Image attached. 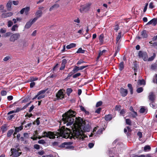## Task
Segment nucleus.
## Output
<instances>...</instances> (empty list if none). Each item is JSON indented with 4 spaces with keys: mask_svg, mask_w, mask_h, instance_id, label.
Masks as SVG:
<instances>
[{
    "mask_svg": "<svg viewBox=\"0 0 157 157\" xmlns=\"http://www.w3.org/2000/svg\"><path fill=\"white\" fill-rule=\"evenodd\" d=\"M23 129V127L22 126H20L18 127H17L15 128V130L16 132H18L20 131L21 130Z\"/></svg>",
    "mask_w": 157,
    "mask_h": 157,
    "instance_id": "34",
    "label": "nucleus"
},
{
    "mask_svg": "<svg viewBox=\"0 0 157 157\" xmlns=\"http://www.w3.org/2000/svg\"><path fill=\"white\" fill-rule=\"evenodd\" d=\"M133 157H145V155H135Z\"/></svg>",
    "mask_w": 157,
    "mask_h": 157,
    "instance_id": "64",
    "label": "nucleus"
},
{
    "mask_svg": "<svg viewBox=\"0 0 157 157\" xmlns=\"http://www.w3.org/2000/svg\"><path fill=\"white\" fill-rule=\"evenodd\" d=\"M42 13L41 10H37L36 13V17L39 18L41 16Z\"/></svg>",
    "mask_w": 157,
    "mask_h": 157,
    "instance_id": "21",
    "label": "nucleus"
},
{
    "mask_svg": "<svg viewBox=\"0 0 157 157\" xmlns=\"http://www.w3.org/2000/svg\"><path fill=\"white\" fill-rule=\"evenodd\" d=\"M56 97L57 99H61L64 98L63 92L61 90H59L56 94Z\"/></svg>",
    "mask_w": 157,
    "mask_h": 157,
    "instance_id": "8",
    "label": "nucleus"
},
{
    "mask_svg": "<svg viewBox=\"0 0 157 157\" xmlns=\"http://www.w3.org/2000/svg\"><path fill=\"white\" fill-rule=\"evenodd\" d=\"M126 112V111L125 109H122L121 110L120 112V114L121 115H122L123 116H124V114Z\"/></svg>",
    "mask_w": 157,
    "mask_h": 157,
    "instance_id": "36",
    "label": "nucleus"
},
{
    "mask_svg": "<svg viewBox=\"0 0 157 157\" xmlns=\"http://www.w3.org/2000/svg\"><path fill=\"white\" fill-rule=\"evenodd\" d=\"M91 4V2H89L81 6V9H88Z\"/></svg>",
    "mask_w": 157,
    "mask_h": 157,
    "instance_id": "13",
    "label": "nucleus"
},
{
    "mask_svg": "<svg viewBox=\"0 0 157 157\" xmlns=\"http://www.w3.org/2000/svg\"><path fill=\"white\" fill-rule=\"evenodd\" d=\"M120 50V46L118 45L117 48L115 52L114 55V56L115 57L116 55L118 52Z\"/></svg>",
    "mask_w": 157,
    "mask_h": 157,
    "instance_id": "37",
    "label": "nucleus"
},
{
    "mask_svg": "<svg viewBox=\"0 0 157 157\" xmlns=\"http://www.w3.org/2000/svg\"><path fill=\"white\" fill-rule=\"evenodd\" d=\"M137 135L139 136V139L141 138L142 136V133L141 132H139L137 133Z\"/></svg>",
    "mask_w": 157,
    "mask_h": 157,
    "instance_id": "59",
    "label": "nucleus"
},
{
    "mask_svg": "<svg viewBox=\"0 0 157 157\" xmlns=\"http://www.w3.org/2000/svg\"><path fill=\"white\" fill-rule=\"evenodd\" d=\"M76 46V44L75 43H71L66 46V48L68 49H70L72 48L75 47Z\"/></svg>",
    "mask_w": 157,
    "mask_h": 157,
    "instance_id": "19",
    "label": "nucleus"
},
{
    "mask_svg": "<svg viewBox=\"0 0 157 157\" xmlns=\"http://www.w3.org/2000/svg\"><path fill=\"white\" fill-rule=\"evenodd\" d=\"M101 110V108H98L96 111L95 112L97 113H99Z\"/></svg>",
    "mask_w": 157,
    "mask_h": 157,
    "instance_id": "62",
    "label": "nucleus"
},
{
    "mask_svg": "<svg viewBox=\"0 0 157 157\" xmlns=\"http://www.w3.org/2000/svg\"><path fill=\"white\" fill-rule=\"evenodd\" d=\"M20 34L19 33H12L9 38V41L14 42L17 40L20 37Z\"/></svg>",
    "mask_w": 157,
    "mask_h": 157,
    "instance_id": "3",
    "label": "nucleus"
},
{
    "mask_svg": "<svg viewBox=\"0 0 157 157\" xmlns=\"http://www.w3.org/2000/svg\"><path fill=\"white\" fill-rule=\"evenodd\" d=\"M84 63H85V62L83 61L82 60H80L78 62L77 64V65H79Z\"/></svg>",
    "mask_w": 157,
    "mask_h": 157,
    "instance_id": "60",
    "label": "nucleus"
},
{
    "mask_svg": "<svg viewBox=\"0 0 157 157\" xmlns=\"http://www.w3.org/2000/svg\"><path fill=\"white\" fill-rule=\"evenodd\" d=\"M13 24V22L11 21H9L8 22V26L9 27H10Z\"/></svg>",
    "mask_w": 157,
    "mask_h": 157,
    "instance_id": "46",
    "label": "nucleus"
},
{
    "mask_svg": "<svg viewBox=\"0 0 157 157\" xmlns=\"http://www.w3.org/2000/svg\"><path fill=\"white\" fill-rule=\"evenodd\" d=\"M120 106L116 105L115 108V110L119 111L120 110Z\"/></svg>",
    "mask_w": 157,
    "mask_h": 157,
    "instance_id": "63",
    "label": "nucleus"
},
{
    "mask_svg": "<svg viewBox=\"0 0 157 157\" xmlns=\"http://www.w3.org/2000/svg\"><path fill=\"white\" fill-rule=\"evenodd\" d=\"M146 109L144 107H142L140 110V112L141 113H143L145 111Z\"/></svg>",
    "mask_w": 157,
    "mask_h": 157,
    "instance_id": "41",
    "label": "nucleus"
},
{
    "mask_svg": "<svg viewBox=\"0 0 157 157\" xmlns=\"http://www.w3.org/2000/svg\"><path fill=\"white\" fill-rule=\"evenodd\" d=\"M67 62V61L65 59H64L62 60L61 63V66L60 68V70H62L64 68Z\"/></svg>",
    "mask_w": 157,
    "mask_h": 157,
    "instance_id": "14",
    "label": "nucleus"
},
{
    "mask_svg": "<svg viewBox=\"0 0 157 157\" xmlns=\"http://www.w3.org/2000/svg\"><path fill=\"white\" fill-rule=\"evenodd\" d=\"M136 90V92L138 93H140L143 91V89L142 87H138Z\"/></svg>",
    "mask_w": 157,
    "mask_h": 157,
    "instance_id": "27",
    "label": "nucleus"
},
{
    "mask_svg": "<svg viewBox=\"0 0 157 157\" xmlns=\"http://www.w3.org/2000/svg\"><path fill=\"white\" fill-rule=\"evenodd\" d=\"M132 115L133 117H135L137 116V113L135 111H133V113L132 114Z\"/></svg>",
    "mask_w": 157,
    "mask_h": 157,
    "instance_id": "49",
    "label": "nucleus"
},
{
    "mask_svg": "<svg viewBox=\"0 0 157 157\" xmlns=\"http://www.w3.org/2000/svg\"><path fill=\"white\" fill-rule=\"evenodd\" d=\"M20 150H17L15 148H11V155L13 157H18L21 153V152H20Z\"/></svg>",
    "mask_w": 157,
    "mask_h": 157,
    "instance_id": "5",
    "label": "nucleus"
},
{
    "mask_svg": "<svg viewBox=\"0 0 157 157\" xmlns=\"http://www.w3.org/2000/svg\"><path fill=\"white\" fill-rule=\"evenodd\" d=\"M11 59V57L10 56H6L4 57L3 59V60L4 62H6L8 60Z\"/></svg>",
    "mask_w": 157,
    "mask_h": 157,
    "instance_id": "33",
    "label": "nucleus"
},
{
    "mask_svg": "<svg viewBox=\"0 0 157 157\" xmlns=\"http://www.w3.org/2000/svg\"><path fill=\"white\" fill-rule=\"evenodd\" d=\"M120 93L123 97H125L128 93V91L127 90L124 89L123 88H121L120 89Z\"/></svg>",
    "mask_w": 157,
    "mask_h": 157,
    "instance_id": "12",
    "label": "nucleus"
},
{
    "mask_svg": "<svg viewBox=\"0 0 157 157\" xmlns=\"http://www.w3.org/2000/svg\"><path fill=\"white\" fill-rule=\"evenodd\" d=\"M111 115L110 114H108L105 116V119L106 121H110L112 119Z\"/></svg>",
    "mask_w": 157,
    "mask_h": 157,
    "instance_id": "22",
    "label": "nucleus"
},
{
    "mask_svg": "<svg viewBox=\"0 0 157 157\" xmlns=\"http://www.w3.org/2000/svg\"><path fill=\"white\" fill-rule=\"evenodd\" d=\"M94 144L93 143H90L88 144V146L89 148H92L94 146Z\"/></svg>",
    "mask_w": 157,
    "mask_h": 157,
    "instance_id": "61",
    "label": "nucleus"
},
{
    "mask_svg": "<svg viewBox=\"0 0 157 157\" xmlns=\"http://www.w3.org/2000/svg\"><path fill=\"white\" fill-rule=\"evenodd\" d=\"M32 24V23L31 22V20H30L26 23L25 26V28L27 29H29L31 26Z\"/></svg>",
    "mask_w": 157,
    "mask_h": 157,
    "instance_id": "18",
    "label": "nucleus"
},
{
    "mask_svg": "<svg viewBox=\"0 0 157 157\" xmlns=\"http://www.w3.org/2000/svg\"><path fill=\"white\" fill-rule=\"evenodd\" d=\"M87 66H82L80 67H79V70H82L83 69H84V68L87 67Z\"/></svg>",
    "mask_w": 157,
    "mask_h": 157,
    "instance_id": "58",
    "label": "nucleus"
},
{
    "mask_svg": "<svg viewBox=\"0 0 157 157\" xmlns=\"http://www.w3.org/2000/svg\"><path fill=\"white\" fill-rule=\"evenodd\" d=\"M18 27V26L17 25H14L11 28V30L13 31H15L17 29Z\"/></svg>",
    "mask_w": 157,
    "mask_h": 157,
    "instance_id": "35",
    "label": "nucleus"
},
{
    "mask_svg": "<svg viewBox=\"0 0 157 157\" xmlns=\"http://www.w3.org/2000/svg\"><path fill=\"white\" fill-rule=\"evenodd\" d=\"M34 148L36 149H39L40 148V145L37 144H34L33 146Z\"/></svg>",
    "mask_w": 157,
    "mask_h": 157,
    "instance_id": "45",
    "label": "nucleus"
},
{
    "mask_svg": "<svg viewBox=\"0 0 157 157\" xmlns=\"http://www.w3.org/2000/svg\"><path fill=\"white\" fill-rule=\"evenodd\" d=\"M13 132V129H10L7 132V137H10L12 134Z\"/></svg>",
    "mask_w": 157,
    "mask_h": 157,
    "instance_id": "26",
    "label": "nucleus"
},
{
    "mask_svg": "<svg viewBox=\"0 0 157 157\" xmlns=\"http://www.w3.org/2000/svg\"><path fill=\"white\" fill-rule=\"evenodd\" d=\"M79 70V67L75 66L71 72L72 73H75Z\"/></svg>",
    "mask_w": 157,
    "mask_h": 157,
    "instance_id": "28",
    "label": "nucleus"
},
{
    "mask_svg": "<svg viewBox=\"0 0 157 157\" xmlns=\"http://www.w3.org/2000/svg\"><path fill=\"white\" fill-rule=\"evenodd\" d=\"M155 95L154 94L153 92H150L149 94V100L152 101H153L155 98Z\"/></svg>",
    "mask_w": 157,
    "mask_h": 157,
    "instance_id": "16",
    "label": "nucleus"
},
{
    "mask_svg": "<svg viewBox=\"0 0 157 157\" xmlns=\"http://www.w3.org/2000/svg\"><path fill=\"white\" fill-rule=\"evenodd\" d=\"M124 67V62H121L119 64V70L121 71L123 69Z\"/></svg>",
    "mask_w": 157,
    "mask_h": 157,
    "instance_id": "30",
    "label": "nucleus"
},
{
    "mask_svg": "<svg viewBox=\"0 0 157 157\" xmlns=\"http://www.w3.org/2000/svg\"><path fill=\"white\" fill-rule=\"evenodd\" d=\"M157 23V18H154L149 21L146 24L147 25H152L154 26Z\"/></svg>",
    "mask_w": 157,
    "mask_h": 157,
    "instance_id": "10",
    "label": "nucleus"
},
{
    "mask_svg": "<svg viewBox=\"0 0 157 157\" xmlns=\"http://www.w3.org/2000/svg\"><path fill=\"white\" fill-rule=\"evenodd\" d=\"M80 75H81V74L80 73H76V74H75L73 76V78H76L77 77H78L80 76Z\"/></svg>",
    "mask_w": 157,
    "mask_h": 157,
    "instance_id": "48",
    "label": "nucleus"
},
{
    "mask_svg": "<svg viewBox=\"0 0 157 157\" xmlns=\"http://www.w3.org/2000/svg\"><path fill=\"white\" fill-rule=\"evenodd\" d=\"M151 68L153 70H155L157 68V60L154 64L151 65Z\"/></svg>",
    "mask_w": 157,
    "mask_h": 157,
    "instance_id": "23",
    "label": "nucleus"
},
{
    "mask_svg": "<svg viewBox=\"0 0 157 157\" xmlns=\"http://www.w3.org/2000/svg\"><path fill=\"white\" fill-rule=\"evenodd\" d=\"M74 22L77 23L78 24L80 22V20L79 18H77L76 19H75L73 21Z\"/></svg>",
    "mask_w": 157,
    "mask_h": 157,
    "instance_id": "50",
    "label": "nucleus"
},
{
    "mask_svg": "<svg viewBox=\"0 0 157 157\" xmlns=\"http://www.w3.org/2000/svg\"><path fill=\"white\" fill-rule=\"evenodd\" d=\"M12 34V33L10 32H8L5 33L4 35L6 37H8L9 36H10Z\"/></svg>",
    "mask_w": 157,
    "mask_h": 157,
    "instance_id": "42",
    "label": "nucleus"
},
{
    "mask_svg": "<svg viewBox=\"0 0 157 157\" xmlns=\"http://www.w3.org/2000/svg\"><path fill=\"white\" fill-rule=\"evenodd\" d=\"M12 2L11 1H9L7 3L6 6L7 8L9 9H10L11 8Z\"/></svg>",
    "mask_w": 157,
    "mask_h": 157,
    "instance_id": "25",
    "label": "nucleus"
},
{
    "mask_svg": "<svg viewBox=\"0 0 157 157\" xmlns=\"http://www.w3.org/2000/svg\"><path fill=\"white\" fill-rule=\"evenodd\" d=\"M1 17L6 18L11 16L13 14L12 12L8 11V10H3L2 12Z\"/></svg>",
    "mask_w": 157,
    "mask_h": 157,
    "instance_id": "6",
    "label": "nucleus"
},
{
    "mask_svg": "<svg viewBox=\"0 0 157 157\" xmlns=\"http://www.w3.org/2000/svg\"><path fill=\"white\" fill-rule=\"evenodd\" d=\"M102 104V102L101 101H99L97 102L96 105V107H98L100 106Z\"/></svg>",
    "mask_w": 157,
    "mask_h": 157,
    "instance_id": "47",
    "label": "nucleus"
},
{
    "mask_svg": "<svg viewBox=\"0 0 157 157\" xmlns=\"http://www.w3.org/2000/svg\"><path fill=\"white\" fill-rule=\"evenodd\" d=\"M98 126L95 127L93 129V132L89 136L90 137L94 135L95 136H97L102 133V131L104 130V128H100L98 129Z\"/></svg>",
    "mask_w": 157,
    "mask_h": 157,
    "instance_id": "2",
    "label": "nucleus"
},
{
    "mask_svg": "<svg viewBox=\"0 0 157 157\" xmlns=\"http://www.w3.org/2000/svg\"><path fill=\"white\" fill-rule=\"evenodd\" d=\"M39 18L38 17H35L32 20H31V22L33 24L34 22H35Z\"/></svg>",
    "mask_w": 157,
    "mask_h": 157,
    "instance_id": "52",
    "label": "nucleus"
},
{
    "mask_svg": "<svg viewBox=\"0 0 157 157\" xmlns=\"http://www.w3.org/2000/svg\"><path fill=\"white\" fill-rule=\"evenodd\" d=\"M6 30L5 28H2L0 30V32L2 33H6Z\"/></svg>",
    "mask_w": 157,
    "mask_h": 157,
    "instance_id": "43",
    "label": "nucleus"
},
{
    "mask_svg": "<svg viewBox=\"0 0 157 157\" xmlns=\"http://www.w3.org/2000/svg\"><path fill=\"white\" fill-rule=\"evenodd\" d=\"M85 52V50H82V48H79L76 52L77 53H84Z\"/></svg>",
    "mask_w": 157,
    "mask_h": 157,
    "instance_id": "29",
    "label": "nucleus"
},
{
    "mask_svg": "<svg viewBox=\"0 0 157 157\" xmlns=\"http://www.w3.org/2000/svg\"><path fill=\"white\" fill-rule=\"evenodd\" d=\"M115 149L113 148H112L110 149L109 150V156H113V154L115 153Z\"/></svg>",
    "mask_w": 157,
    "mask_h": 157,
    "instance_id": "17",
    "label": "nucleus"
},
{
    "mask_svg": "<svg viewBox=\"0 0 157 157\" xmlns=\"http://www.w3.org/2000/svg\"><path fill=\"white\" fill-rule=\"evenodd\" d=\"M23 110L22 108H17L16 110H14L15 112V113H17L19 112L20 111Z\"/></svg>",
    "mask_w": 157,
    "mask_h": 157,
    "instance_id": "57",
    "label": "nucleus"
},
{
    "mask_svg": "<svg viewBox=\"0 0 157 157\" xmlns=\"http://www.w3.org/2000/svg\"><path fill=\"white\" fill-rule=\"evenodd\" d=\"M153 82L154 83H157V74H155V76L154 77Z\"/></svg>",
    "mask_w": 157,
    "mask_h": 157,
    "instance_id": "39",
    "label": "nucleus"
},
{
    "mask_svg": "<svg viewBox=\"0 0 157 157\" xmlns=\"http://www.w3.org/2000/svg\"><path fill=\"white\" fill-rule=\"evenodd\" d=\"M141 36H138L137 38L139 39H141V38H146L147 36V35L146 30H144L141 33Z\"/></svg>",
    "mask_w": 157,
    "mask_h": 157,
    "instance_id": "11",
    "label": "nucleus"
},
{
    "mask_svg": "<svg viewBox=\"0 0 157 157\" xmlns=\"http://www.w3.org/2000/svg\"><path fill=\"white\" fill-rule=\"evenodd\" d=\"M72 91V90L71 88H68L67 90V94L68 96H69L70 94Z\"/></svg>",
    "mask_w": 157,
    "mask_h": 157,
    "instance_id": "32",
    "label": "nucleus"
},
{
    "mask_svg": "<svg viewBox=\"0 0 157 157\" xmlns=\"http://www.w3.org/2000/svg\"><path fill=\"white\" fill-rule=\"evenodd\" d=\"M45 92V90H41L36 95V96L33 98V99L34 100L36 98H37V99L40 100L44 98L45 96L44 94Z\"/></svg>",
    "mask_w": 157,
    "mask_h": 157,
    "instance_id": "4",
    "label": "nucleus"
},
{
    "mask_svg": "<svg viewBox=\"0 0 157 157\" xmlns=\"http://www.w3.org/2000/svg\"><path fill=\"white\" fill-rule=\"evenodd\" d=\"M121 37V33H119L118 34V35L117 36L116 38V44H117L119 46V43L120 42V39Z\"/></svg>",
    "mask_w": 157,
    "mask_h": 157,
    "instance_id": "15",
    "label": "nucleus"
},
{
    "mask_svg": "<svg viewBox=\"0 0 157 157\" xmlns=\"http://www.w3.org/2000/svg\"><path fill=\"white\" fill-rule=\"evenodd\" d=\"M7 94V92L5 90L2 91L1 92V94L2 96H5Z\"/></svg>",
    "mask_w": 157,
    "mask_h": 157,
    "instance_id": "54",
    "label": "nucleus"
},
{
    "mask_svg": "<svg viewBox=\"0 0 157 157\" xmlns=\"http://www.w3.org/2000/svg\"><path fill=\"white\" fill-rule=\"evenodd\" d=\"M104 35L101 34L99 37V41L101 44H102L103 42Z\"/></svg>",
    "mask_w": 157,
    "mask_h": 157,
    "instance_id": "24",
    "label": "nucleus"
},
{
    "mask_svg": "<svg viewBox=\"0 0 157 157\" xmlns=\"http://www.w3.org/2000/svg\"><path fill=\"white\" fill-rule=\"evenodd\" d=\"M76 114L75 112L70 110L62 115V120L60 122L61 125L65 124L67 126L71 127L72 125V133L70 129L65 128V126H63L61 129L58 130V132H44L43 133L44 136L39 137L38 139H40L42 137L53 139L56 138V136H57V138L60 136L66 139H71L73 138L74 139L77 138L83 140L86 137L83 132H89L90 128L85 126L83 121L81 117L77 118L75 117Z\"/></svg>",
    "mask_w": 157,
    "mask_h": 157,
    "instance_id": "1",
    "label": "nucleus"
},
{
    "mask_svg": "<svg viewBox=\"0 0 157 157\" xmlns=\"http://www.w3.org/2000/svg\"><path fill=\"white\" fill-rule=\"evenodd\" d=\"M106 50H103L102 51L100 52L99 54L98 57H99L101 55H102L103 53L105 52H106Z\"/></svg>",
    "mask_w": 157,
    "mask_h": 157,
    "instance_id": "56",
    "label": "nucleus"
},
{
    "mask_svg": "<svg viewBox=\"0 0 157 157\" xmlns=\"http://www.w3.org/2000/svg\"><path fill=\"white\" fill-rule=\"evenodd\" d=\"M14 116V115H9L7 117V119L8 120H11Z\"/></svg>",
    "mask_w": 157,
    "mask_h": 157,
    "instance_id": "53",
    "label": "nucleus"
},
{
    "mask_svg": "<svg viewBox=\"0 0 157 157\" xmlns=\"http://www.w3.org/2000/svg\"><path fill=\"white\" fill-rule=\"evenodd\" d=\"M154 2H151L149 4V8L150 9H152L154 7Z\"/></svg>",
    "mask_w": 157,
    "mask_h": 157,
    "instance_id": "31",
    "label": "nucleus"
},
{
    "mask_svg": "<svg viewBox=\"0 0 157 157\" xmlns=\"http://www.w3.org/2000/svg\"><path fill=\"white\" fill-rule=\"evenodd\" d=\"M38 143L40 144H43L45 143V141L43 140H41L38 141Z\"/></svg>",
    "mask_w": 157,
    "mask_h": 157,
    "instance_id": "51",
    "label": "nucleus"
},
{
    "mask_svg": "<svg viewBox=\"0 0 157 157\" xmlns=\"http://www.w3.org/2000/svg\"><path fill=\"white\" fill-rule=\"evenodd\" d=\"M38 79V78L37 77H32L30 78V81L31 82H33L37 80Z\"/></svg>",
    "mask_w": 157,
    "mask_h": 157,
    "instance_id": "38",
    "label": "nucleus"
},
{
    "mask_svg": "<svg viewBox=\"0 0 157 157\" xmlns=\"http://www.w3.org/2000/svg\"><path fill=\"white\" fill-rule=\"evenodd\" d=\"M126 123L127 124L131 125V122L130 119H126Z\"/></svg>",
    "mask_w": 157,
    "mask_h": 157,
    "instance_id": "44",
    "label": "nucleus"
},
{
    "mask_svg": "<svg viewBox=\"0 0 157 157\" xmlns=\"http://www.w3.org/2000/svg\"><path fill=\"white\" fill-rule=\"evenodd\" d=\"M1 129L3 132L6 131L7 129L6 127L5 126H2L1 127Z\"/></svg>",
    "mask_w": 157,
    "mask_h": 157,
    "instance_id": "55",
    "label": "nucleus"
},
{
    "mask_svg": "<svg viewBox=\"0 0 157 157\" xmlns=\"http://www.w3.org/2000/svg\"><path fill=\"white\" fill-rule=\"evenodd\" d=\"M59 7V5L58 4H56L51 6L50 9V10L56 9H58Z\"/></svg>",
    "mask_w": 157,
    "mask_h": 157,
    "instance_id": "20",
    "label": "nucleus"
},
{
    "mask_svg": "<svg viewBox=\"0 0 157 157\" xmlns=\"http://www.w3.org/2000/svg\"><path fill=\"white\" fill-rule=\"evenodd\" d=\"M151 147L149 145H146L144 147V151H147V150H150L151 149Z\"/></svg>",
    "mask_w": 157,
    "mask_h": 157,
    "instance_id": "40",
    "label": "nucleus"
},
{
    "mask_svg": "<svg viewBox=\"0 0 157 157\" xmlns=\"http://www.w3.org/2000/svg\"><path fill=\"white\" fill-rule=\"evenodd\" d=\"M146 84V82L144 80L142 79L139 80L137 82V84L136 85V87H138L142 85L145 86Z\"/></svg>",
    "mask_w": 157,
    "mask_h": 157,
    "instance_id": "9",
    "label": "nucleus"
},
{
    "mask_svg": "<svg viewBox=\"0 0 157 157\" xmlns=\"http://www.w3.org/2000/svg\"><path fill=\"white\" fill-rule=\"evenodd\" d=\"M139 58H142L144 61H146L147 59V55L146 52L140 51L138 53Z\"/></svg>",
    "mask_w": 157,
    "mask_h": 157,
    "instance_id": "7",
    "label": "nucleus"
}]
</instances>
